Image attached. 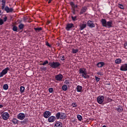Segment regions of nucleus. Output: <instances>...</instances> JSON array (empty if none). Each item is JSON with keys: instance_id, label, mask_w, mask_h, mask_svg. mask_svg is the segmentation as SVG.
Segmentation results:
<instances>
[{"instance_id": "1", "label": "nucleus", "mask_w": 127, "mask_h": 127, "mask_svg": "<svg viewBox=\"0 0 127 127\" xmlns=\"http://www.w3.org/2000/svg\"><path fill=\"white\" fill-rule=\"evenodd\" d=\"M1 8L2 10H4V11L6 12L7 13H8L9 12H12V11H13V8H9L8 6H5V3H6V1L5 0H1Z\"/></svg>"}, {"instance_id": "2", "label": "nucleus", "mask_w": 127, "mask_h": 127, "mask_svg": "<svg viewBox=\"0 0 127 127\" xmlns=\"http://www.w3.org/2000/svg\"><path fill=\"white\" fill-rule=\"evenodd\" d=\"M102 26L104 27H108V28H111L113 27V21H109L107 22L105 19H102L101 20Z\"/></svg>"}, {"instance_id": "3", "label": "nucleus", "mask_w": 127, "mask_h": 127, "mask_svg": "<svg viewBox=\"0 0 127 127\" xmlns=\"http://www.w3.org/2000/svg\"><path fill=\"white\" fill-rule=\"evenodd\" d=\"M56 118L57 120H59V119L61 120H66V119H67V116L66 115V114L64 113L58 112L56 114Z\"/></svg>"}, {"instance_id": "4", "label": "nucleus", "mask_w": 127, "mask_h": 127, "mask_svg": "<svg viewBox=\"0 0 127 127\" xmlns=\"http://www.w3.org/2000/svg\"><path fill=\"white\" fill-rule=\"evenodd\" d=\"M49 65H50L51 68H52L53 69H56L57 68L59 67V66H60V65L61 64H60V63H59V62H50L49 63Z\"/></svg>"}, {"instance_id": "5", "label": "nucleus", "mask_w": 127, "mask_h": 127, "mask_svg": "<svg viewBox=\"0 0 127 127\" xmlns=\"http://www.w3.org/2000/svg\"><path fill=\"white\" fill-rule=\"evenodd\" d=\"M9 67H7L3 69L1 72H0V78H1V77H3L4 75L7 74V72H8V71H9Z\"/></svg>"}, {"instance_id": "6", "label": "nucleus", "mask_w": 127, "mask_h": 127, "mask_svg": "<svg viewBox=\"0 0 127 127\" xmlns=\"http://www.w3.org/2000/svg\"><path fill=\"white\" fill-rule=\"evenodd\" d=\"M104 99L105 98L104 97V96H99L97 98V103H98V104L100 105L103 104V103H104Z\"/></svg>"}, {"instance_id": "7", "label": "nucleus", "mask_w": 127, "mask_h": 127, "mask_svg": "<svg viewBox=\"0 0 127 127\" xmlns=\"http://www.w3.org/2000/svg\"><path fill=\"white\" fill-rule=\"evenodd\" d=\"M17 118L20 121H23L25 119V114L23 113H20L17 115Z\"/></svg>"}, {"instance_id": "8", "label": "nucleus", "mask_w": 127, "mask_h": 127, "mask_svg": "<svg viewBox=\"0 0 127 127\" xmlns=\"http://www.w3.org/2000/svg\"><path fill=\"white\" fill-rule=\"evenodd\" d=\"M73 27H75V26H74V24L72 23H67L66 25L65 29L67 31H70V30H71Z\"/></svg>"}, {"instance_id": "9", "label": "nucleus", "mask_w": 127, "mask_h": 127, "mask_svg": "<svg viewBox=\"0 0 127 127\" xmlns=\"http://www.w3.org/2000/svg\"><path fill=\"white\" fill-rule=\"evenodd\" d=\"M1 117L4 121H7L8 118H9V114L7 112H4L1 115Z\"/></svg>"}, {"instance_id": "10", "label": "nucleus", "mask_w": 127, "mask_h": 127, "mask_svg": "<svg viewBox=\"0 0 127 127\" xmlns=\"http://www.w3.org/2000/svg\"><path fill=\"white\" fill-rule=\"evenodd\" d=\"M50 116H51V112L49 111H46L43 113V117L45 118V119H48Z\"/></svg>"}, {"instance_id": "11", "label": "nucleus", "mask_w": 127, "mask_h": 127, "mask_svg": "<svg viewBox=\"0 0 127 127\" xmlns=\"http://www.w3.org/2000/svg\"><path fill=\"white\" fill-rule=\"evenodd\" d=\"M56 117L54 116H51L49 117L48 119V122L49 123H54L55 121H56Z\"/></svg>"}, {"instance_id": "12", "label": "nucleus", "mask_w": 127, "mask_h": 127, "mask_svg": "<svg viewBox=\"0 0 127 127\" xmlns=\"http://www.w3.org/2000/svg\"><path fill=\"white\" fill-rule=\"evenodd\" d=\"M88 10V8L87 6H84L81 8L80 9V11L79 12L80 15H82V14H84L86 11Z\"/></svg>"}, {"instance_id": "13", "label": "nucleus", "mask_w": 127, "mask_h": 127, "mask_svg": "<svg viewBox=\"0 0 127 127\" xmlns=\"http://www.w3.org/2000/svg\"><path fill=\"white\" fill-rule=\"evenodd\" d=\"M87 26H89V27H91V28H93L96 26L95 25V24L93 23V21L91 20H88L87 22Z\"/></svg>"}, {"instance_id": "14", "label": "nucleus", "mask_w": 127, "mask_h": 127, "mask_svg": "<svg viewBox=\"0 0 127 127\" xmlns=\"http://www.w3.org/2000/svg\"><path fill=\"white\" fill-rule=\"evenodd\" d=\"M55 79L56 81H62L63 79V75L59 74L55 76Z\"/></svg>"}, {"instance_id": "15", "label": "nucleus", "mask_w": 127, "mask_h": 127, "mask_svg": "<svg viewBox=\"0 0 127 127\" xmlns=\"http://www.w3.org/2000/svg\"><path fill=\"white\" fill-rule=\"evenodd\" d=\"M121 71H127V64H122L120 67Z\"/></svg>"}, {"instance_id": "16", "label": "nucleus", "mask_w": 127, "mask_h": 127, "mask_svg": "<svg viewBox=\"0 0 127 127\" xmlns=\"http://www.w3.org/2000/svg\"><path fill=\"white\" fill-rule=\"evenodd\" d=\"M79 74L83 75L85 72H87V69L85 68H80L79 70Z\"/></svg>"}, {"instance_id": "17", "label": "nucleus", "mask_w": 127, "mask_h": 127, "mask_svg": "<svg viewBox=\"0 0 127 127\" xmlns=\"http://www.w3.org/2000/svg\"><path fill=\"white\" fill-rule=\"evenodd\" d=\"M104 65H105V64L104 62H100L97 64L96 66L98 68H102L104 67Z\"/></svg>"}, {"instance_id": "18", "label": "nucleus", "mask_w": 127, "mask_h": 127, "mask_svg": "<svg viewBox=\"0 0 127 127\" xmlns=\"http://www.w3.org/2000/svg\"><path fill=\"white\" fill-rule=\"evenodd\" d=\"M79 29L80 30H83L84 29V28H86L87 27V24L86 23H81L79 25Z\"/></svg>"}, {"instance_id": "19", "label": "nucleus", "mask_w": 127, "mask_h": 127, "mask_svg": "<svg viewBox=\"0 0 127 127\" xmlns=\"http://www.w3.org/2000/svg\"><path fill=\"white\" fill-rule=\"evenodd\" d=\"M82 78H84V79H89L90 78V76L88 75L87 71L85 72L83 74L81 75Z\"/></svg>"}, {"instance_id": "20", "label": "nucleus", "mask_w": 127, "mask_h": 127, "mask_svg": "<svg viewBox=\"0 0 127 127\" xmlns=\"http://www.w3.org/2000/svg\"><path fill=\"white\" fill-rule=\"evenodd\" d=\"M76 90H77V92L78 93H81V92H82V90H83V87L81 85H77L76 86Z\"/></svg>"}, {"instance_id": "21", "label": "nucleus", "mask_w": 127, "mask_h": 127, "mask_svg": "<svg viewBox=\"0 0 127 127\" xmlns=\"http://www.w3.org/2000/svg\"><path fill=\"white\" fill-rule=\"evenodd\" d=\"M55 127H62V123L60 122H57L55 124Z\"/></svg>"}, {"instance_id": "22", "label": "nucleus", "mask_w": 127, "mask_h": 127, "mask_svg": "<svg viewBox=\"0 0 127 127\" xmlns=\"http://www.w3.org/2000/svg\"><path fill=\"white\" fill-rule=\"evenodd\" d=\"M20 123L22 125H27L28 119H25L23 121H21Z\"/></svg>"}, {"instance_id": "23", "label": "nucleus", "mask_w": 127, "mask_h": 127, "mask_svg": "<svg viewBox=\"0 0 127 127\" xmlns=\"http://www.w3.org/2000/svg\"><path fill=\"white\" fill-rule=\"evenodd\" d=\"M116 110L119 113H122L124 111V109L121 106H118Z\"/></svg>"}, {"instance_id": "24", "label": "nucleus", "mask_w": 127, "mask_h": 127, "mask_svg": "<svg viewBox=\"0 0 127 127\" xmlns=\"http://www.w3.org/2000/svg\"><path fill=\"white\" fill-rule=\"evenodd\" d=\"M11 122L13 125H17L18 123V120L16 118H13Z\"/></svg>"}, {"instance_id": "25", "label": "nucleus", "mask_w": 127, "mask_h": 127, "mask_svg": "<svg viewBox=\"0 0 127 127\" xmlns=\"http://www.w3.org/2000/svg\"><path fill=\"white\" fill-rule=\"evenodd\" d=\"M62 90L63 91H67L68 90V86L66 84H64L62 86Z\"/></svg>"}, {"instance_id": "26", "label": "nucleus", "mask_w": 127, "mask_h": 127, "mask_svg": "<svg viewBox=\"0 0 127 127\" xmlns=\"http://www.w3.org/2000/svg\"><path fill=\"white\" fill-rule=\"evenodd\" d=\"M18 27L20 30H22V29L24 28V24H23V23H21L19 25Z\"/></svg>"}, {"instance_id": "27", "label": "nucleus", "mask_w": 127, "mask_h": 127, "mask_svg": "<svg viewBox=\"0 0 127 127\" xmlns=\"http://www.w3.org/2000/svg\"><path fill=\"white\" fill-rule=\"evenodd\" d=\"M116 64H120V63H122V60L121 59H117L115 61Z\"/></svg>"}, {"instance_id": "28", "label": "nucleus", "mask_w": 127, "mask_h": 127, "mask_svg": "<svg viewBox=\"0 0 127 127\" xmlns=\"http://www.w3.org/2000/svg\"><path fill=\"white\" fill-rule=\"evenodd\" d=\"M3 90H8V84H5L3 85Z\"/></svg>"}, {"instance_id": "29", "label": "nucleus", "mask_w": 127, "mask_h": 127, "mask_svg": "<svg viewBox=\"0 0 127 127\" xmlns=\"http://www.w3.org/2000/svg\"><path fill=\"white\" fill-rule=\"evenodd\" d=\"M79 51V49H72L71 50V53H73V54H75V53H77Z\"/></svg>"}, {"instance_id": "30", "label": "nucleus", "mask_w": 127, "mask_h": 127, "mask_svg": "<svg viewBox=\"0 0 127 127\" xmlns=\"http://www.w3.org/2000/svg\"><path fill=\"white\" fill-rule=\"evenodd\" d=\"M34 29L36 31V32H37V31L39 32V31L42 30V28L41 27L34 28Z\"/></svg>"}, {"instance_id": "31", "label": "nucleus", "mask_w": 127, "mask_h": 127, "mask_svg": "<svg viewBox=\"0 0 127 127\" xmlns=\"http://www.w3.org/2000/svg\"><path fill=\"white\" fill-rule=\"evenodd\" d=\"M24 90H25V88L24 86H21L20 88V91L21 93H24Z\"/></svg>"}, {"instance_id": "32", "label": "nucleus", "mask_w": 127, "mask_h": 127, "mask_svg": "<svg viewBox=\"0 0 127 127\" xmlns=\"http://www.w3.org/2000/svg\"><path fill=\"white\" fill-rule=\"evenodd\" d=\"M77 120L79 121V122H81V121H82V116L80 115H77Z\"/></svg>"}, {"instance_id": "33", "label": "nucleus", "mask_w": 127, "mask_h": 127, "mask_svg": "<svg viewBox=\"0 0 127 127\" xmlns=\"http://www.w3.org/2000/svg\"><path fill=\"white\" fill-rule=\"evenodd\" d=\"M118 7L120 8L121 9H125V8L124 7V5L122 4H118Z\"/></svg>"}, {"instance_id": "34", "label": "nucleus", "mask_w": 127, "mask_h": 127, "mask_svg": "<svg viewBox=\"0 0 127 127\" xmlns=\"http://www.w3.org/2000/svg\"><path fill=\"white\" fill-rule=\"evenodd\" d=\"M71 106L72 107H73V108H77V107L78 106V105H77V104L75 102H73L71 104Z\"/></svg>"}, {"instance_id": "35", "label": "nucleus", "mask_w": 127, "mask_h": 127, "mask_svg": "<svg viewBox=\"0 0 127 127\" xmlns=\"http://www.w3.org/2000/svg\"><path fill=\"white\" fill-rule=\"evenodd\" d=\"M13 31L17 32V27L16 26H14L12 28Z\"/></svg>"}, {"instance_id": "36", "label": "nucleus", "mask_w": 127, "mask_h": 127, "mask_svg": "<svg viewBox=\"0 0 127 127\" xmlns=\"http://www.w3.org/2000/svg\"><path fill=\"white\" fill-rule=\"evenodd\" d=\"M46 64H48V61L46 60L43 63V64H40L41 65H43V66H45V65H46Z\"/></svg>"}, {"instance_id": "37", "label": "nucleus", "mask_w": 127, "mask_h": 127, "mask_svg": "<svg viewBox=\"0 0 127 127\" xmlns=\"http://www.w3.org/2000/svg\"><path fill=\"white\" fill-rule=\"evenodd\" d=\"M71 18L73 21H76V20H77V16H72Z\"/></svg>"}, {"instance_id": "38", "label": "nucleus", "mask_w": 127, "mask_h": 127, "mask_svg": "<svg viewBox=\"0 0 127 127\" xmlns=\"http://www.w3.org/2000/svg\"><path fill=\"white\" fill-rule=\"evenodd\" d=\"M47 68L45 66H42L41 67V70L42 71H45L47 70Z\"/></svg>"}, {"instance_id": "39", "label": "nucleus", "mask_w": 127, "mask_h": 127, "mask_svg": "<svg viewBox=\"0 0 127 127\" xmlns=\"http://www.w3.org/2000/svg\"><path fill=\"white\" fill-rule=\"evenodd\" d=\"M95 80H96V81L97 82V83H98V82H99V81H100V77H98L97 76H95Z\"/></svg>"}, {"instance_id": "40", "label": "nucleus", "mask_w": 127, "mask_h": 127, "mask_svg": "<svg viewBox=\"0 0 127 127\" xmlns=\"http://www.w3.org/2000/svg\"><path fill=\"white\" fill-rule=\"evenodd\" d=\"M60 58H61V61H65V59H64L65 58V56H62V57H60Z\"/></svg>"}, {"instance_id": "41", "label": "nucleus", "mask_w": 127, "mask_h": 127, "mask_svg": "<svg viewBox=\"0 0 127 127\" xmlns=\"http://www.w3.org/2000/svg\"><path fill=\"white\" fill-rule=\"evenodd\" d=\"M107 100L108 103H111V102H112L113 101V99H112V98H110L109 97H108L107 98Z\"/></svg>"}, {"instance_id": "42", "label": "nucleus", "mask_w": 127, "mask_h": 127, "mask_svg": "<svg viewBox=\"0 0 127 127\" xmlns=\"http://www.w3.org/2000/svg\"><path fill=\"white\" fill-rule=\"evenodd\" d=\"M49 93H53V88L51 87V88H49Z\"/></svg>"}, {"instance_id": "43", "label": "nucleus", "mask_w": 127, "mask_h": 127, "mask_svg": "<svg viewBox=\"0 0 127 127\" xmlns=\"http://www.w3.org/2000/svg\"><path fill=\"white\" fill-rule=\"evenodd\" d=\"M3 23H4L3 20L2 19H0V25H2Z\"/></svg>"}, {"instance_id": "44", "label": "nucleus", "mask_w": 127, "mask_h": 127, "mask_svg": "<svg viewBox=\"0 0 127 127\" xmlns=\"http://www.w3.org/2000/svg\"><path fill=\"white\" fill-rule=\"evenodd\" d=\"M70 5H71V7H74V5H75V3H74L73 2H70Z\"/></svg>"}, {"instance_id": "45", "label": "nucleus", "mask_w": 127, "mask_h": 127, "mask_svg": "<svg viewBox=\"0 0 127 127\" xmlns=\"http://www.w3.org/2000/svg\"><path fill=\"white\" fill-rule=\"evenodd\" d=\"M96 74L99 75V76H103V72H97Z\"/></svg>"}, {"instance_id": "46", "label": "nucleus", "mask_w": 127, "mask_h": 127, "mask_svg": "<svg viewBox=\"0 0 127 127\" xmlns=\"http://www.w3.org/2000/svg\"><path fill=\"white\" fill-rule=\"evenodd\" d=\"M64 84H65L66 85H68V84H70V82H69V80H65L64 81Z\"/></svg>"}, {"instance_id": "47", "label": "nucleus", "mask_w": 127, "mask_h": 127, "mask_svg": "<svg viewBox=\"0 0 127 127\" xmlns=\"http://www.w3.org/2000/svg\"><path fill=\"white\" fill-rule=\"evenodd\" d=\"M46 45H47V46H49V47H51V45L49 44L48 42H46Z\"/></svg>"}, {"instance_id": "48", "label": "nucleus", "mask_w": 127, "mask_h": 127, "mask_svg": "<svg viewBox=\"0 0 127 127\" xmlns=\"http://www.w3.org/2000/svg\"><path fill=\"white\" fill-rule=\"evenodd\" d=\"M124 47L126 49H127V43H125Z\"/></svg>"}, {"instance_id": "49", "label": "nucleus", "mask_w": 127, "mask_h": 127, "mask_svg": "<svg viewBox=\"0 0 127 127\" xmlns=\"http://www.w3.org/2000/svg\"><path fill=\"white\" fill-rule=\"evenodd\" d=\"M77 7H78V5H74V6L72 8H73L74 10H75V8H77Z\"/></svg>"}, {"instance_id": "50", "label": "nucleus", "mask_w": 127, "mask_h": 127, "mask_svg": "<svg viewBox=\"0 0 127 127\" xmlns=\"http://www.w3.org/2000/svg\"><path fill=\"white\" fill-rule=\"evenodd\" d=\"M53 0H46V1H48V3H51V1Z\"/></svg>"}, {"instance_id": "51", "label": "nucleus", "mask_w": 127, "mask_h": 127, "mask_svg": "<svg viewBox=\"0 0 127 127\" xmlns=\"http://www.w3.org/2000/svg\"><path fill=\"white\" fill-rule=\"evenodd\" d=\"M3 19H4V22L6 21V20H7V17L5 16V17H4Z\"/></svg>"}, {"instance_id": "52", "label": "nucleus", "mask_w": 127, "mask_h": 127, "mask_svg": "<svg viewBox=\"0 0 127 127\" xmlns=\"http://www.w3.org/2000/svg\"><path fill=\"white\" fill-rule=\"evenodd\" d=\"M3 105L0 104V109H1V108H3Z\"/></svg>"}, {"instance_id": "53", "label": "nucleus", "mask_w": 127, "mask_h": 127, "mask_svg": "<svg viewBox=\"0 0 127 127\" xmlns=\"http://www.w3.org/2000/svg\"><path fill=\"white\" fill-rule=\"evenodd\" d=\"M41 63H42V61H40V64H39L40 65V64H43Z\"/></svg>"}, {"instance_id": "54", "label": "nucleus", "mask_w": 127, "mask_h": 127, "mask_svg": "<svg viewBox=\"0 0 127 127\" xmlns=\"http://www.w3.org/2000/svg\"><path fill=\"white\" fill-rule=\"evenodd\" d=\"M102 127H107V126H106V125H104Z\"/></svg>"}, {"instance_id": "55", "label": "nucleus", "mask_w": 127, "mask_h": 127, "mask_svg": "<svg viewBox=\"0 0 127 127\" xmlns=\"http://www.w3.org/2000/svg\"><path fill=\"white\" fill-rule=\"evenodd\" d=\"M1 13V10H0V13Z\"/></svg>"}, {"instance_id": "56", "label": "nucleus", "mask_w": 127, "mask_h": 127, "mask_svg": "<svg viewBox=\"0 0 127 127\" xmlns=\"http://www.w3.org/2000/svg\"><path fill=\"white\" fill-rule=\"evenodd\" d=\"M68 87H69V85H68Z\"/></svg>"}]
</instances>
